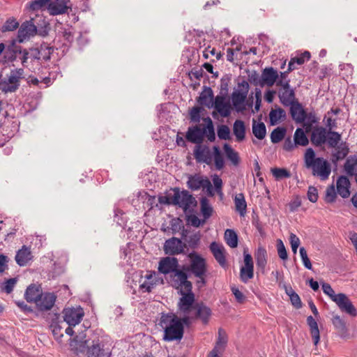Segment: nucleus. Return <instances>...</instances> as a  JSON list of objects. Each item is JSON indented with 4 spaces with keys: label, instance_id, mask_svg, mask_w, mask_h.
I'll return each instance as SVG.
<instances>
[{
    "label": "nucleus",
    "instance_id": "obj_1",
    "mask_svg": "<svg viewBox=\"0 0 357 357\" xmlns=\"http://www.w3.org/2000/svg\"><path fill=\"white\" fill-rule=\"evenodd\" d=\"M304 164L307 169H310L314 176L321 181H326L331 173L330 163L322 157H316L314 151L312 148L306 149L304 154Z\"/></svg>",
    "mask_w": 357,
    "mask_h": 357
},
{
    "label": "nucleus",
    "instance_id": "obj_2",
    "mask_svg": "<svg viewBox=\"0 0 357 357\" xmlns=\"http://www.w3.org/2000/svg\"><path fill=\"white\" fill-rule=\"evenodd\" d=\"M158 325L164 331L163 340L172 342L181 340L184 328L178 317L173 313H162Z\"/></svg>",
    "mask_w": 357,
    "mask_h": 357
},
{
    "label": "nucleus",
    "instance_id": "obj_3",
    "mask_svg": "<svg viewBox=\"0 0 357 357\" xmlns=\"http://www.w3.org/2000/svg\"><path fill=\"white\" fill-rule=\"evenodd\" d=\"M188 257L190 259V264L183 266V270L197 278L199 280V282L205 284V277L207 273L206 259L196 252L189 253Z\"/></svg>",
    "mask_w": 357,
    "mask_h": 357
},
{
    "label": "nucleus",
    "instance_id": "obj_4",
    "mask_svg": "<svg viewBox=\"0 0 357 357\" xmlns=\"http://www.w3.org/2000/svg\"><path fill=\"white\" fill-rule=\"evenodd\" d=\"M84 347H86V355L88 357H110L111 350L105 347V344L96 335L93 337L85 340L83 342Z\"/></svg>",
    "mask_w": 357,
    "mask_h": 357
},
{
    "label": "nucleus",
    "instance_id": "obj_5",
    "mask_svg": "<svg viewBox=\"0 0 357 357\" xmlns=\"http://www.w3.org/2000/svg\"><path fill=\"white\" fill-rule=\"evenodd\" d=\"M23 68L12 70L7 79L0 80V90L4 93H14L20 86V80L24 78Z\"/></svg>",
    "mask_w": 357,
    "mask_h": 357
},
{
    "label": "nucleus",
    "instance_id": "obj_6",
    "mask_svg": "<svg viewBox=\"0 0 357 357\" xmlns=\"http://www.w3.org/2000/svg\"><path fill=\"white\" fill-rule=\"evenodd\" d=\"M290 80L285 82L278 81V94L280 102L286 107L289 106L298 100L296 98L295 91L290 86Z\"/></svg>",
    "mask_w": 357,
    "mask_h": 357
},
{
    "label": "nucleus",
    "instance_id": "obj_7",
    "mask_svg": "<svg viewBox=\"0 0 357 357\" xmlns=\"http://www.w3.org/2000/svg\"><path fill=\"white\" fill-rule=\"evenodd\" d=\"M185 270H183V266L182 269L178 268L170 275L172 286L177 289H180V292L181 291H190L192 289V282L188 280V276Z\"/></svg>",
    "mask_w": 357,
    "mask_h": 357
},
{
    "label": "nucleus",
    "instance_id": "obj_8",
    "mask_svg": "<svg viewBox=\"0 0 357 357\" xmlns=\"http://www.w3.org/2000/svg\"><path fill=\"white\" fill-rule=\"evenodd\" d=\"M182 296L178 302V314H191L195 310V294L192 291L180 292Z\"/></svg>",
    "mask_w": 357,
    "mask_h": 357
},
{
    "label": "nucleus",
    "instance_id": "obj_9",
    "mask_svg": "<svg viewBox=\"0 0 357 357\" xmlns=\"http://www.w3.org/2000/svg\"><path fill=\"white\" fill-rule=\"evenodd\" d=\"M167 202L178 205L183 209L184 212H187L191 206H195L197 204L195 199L188 190L181 192L176 190L172 198V201Z\"/></svg>",
    "mask_w": 357,
    "mask_h": 357
},
{
    "label": "nucleus",
    "instance_id": "obj_10",
    "mask_svg": "<svg viewBox=\"0 0 357 357\" xmlns=\"http://www.w3.org/2000/svg\"><path fill=\"white\" fill-rule=\"evenodd\" d=\"M185 247V244L179 238L172 237L165 241L163 250L166 255L174 256L183 253Z\"/></svg>",
    "mask_w": 357,
    "mask_h": 357
},
{
    "label": "nucleus",
    "instance_id": "obj_11",
    "mask_svg": "<svg viewBox=\"0 0 357 357\" xmlns=\"http://www.w3.org/2000/svg\"><path fill=\"white\" fill-rule=\"evenodd\" d=\"M249 91V84L243 80L238 84V89L231 94L232 104L235 107L243 105L247 98Z\"/></svg>",
    "mask_w": 357,
    "mask_h": 357
},
{
    "label": "nucleus",
    "instance_id": "obj_12",
    "mask_svg": "<svg viewBox=\"0 0 357 357\" xmlns=\"http://www.w3.org/2000/svg\"><path fill=\"white\" fill-rule=\"evenodd\" d=\"M333 302L336 303L342 312L353 317L357 316V309L346 294L343 293L338 294L337 298L333 299Z\"/></svg>",
    "mask_w": 357,
    "mask_h": 357
},
{
    "label": "nucleus",
    "instance_id": "obj_13",
    "mask_svg": "<svg viewBox=\"0 0 357 357\" xmlns=\"http://www.w3.org/2000/svg\"><path fill=\"white\" fill-rule=\"evenodd\" d=\"M278 78L279 74L277 70L273 67L266 68L262 70L261 77L256 85H259L261 87L266 85L271 87L275 84H277Z\"/></svg>",
    "mask_w": 357,
    "mask_h": 357
},
{
    "label": "nucleus",
    "instance_id": "obj_14",
    "mask_svg": "<svg viewBox=\"0 0 357 357\" xmlns=\"http://www.w3.org/2000/svg\"><path fill=\"white\" fill-rule=\"evenodd\" d=\"M36 33L37 28L32 20L25 21L21 24L18 30L17 41L22 43L29 40L31 37L34 36Z\"/></svg>",
    "mask_w": 357,
    "mask_h": 357
},
{
    "label": "nucleus",
    "instance_id": "obj_15",
    "mask_svg": "<svg viewBox=\"0 0 357 357\" xmlns=\"http://www.w3.org/2000/svg\"><path fill=\"white\" fill-rule=\"evenodd\" d=\"M179 266L178 260L174 257H165L160 259L158 270L164 275L172 274Z\"/></svg>",
    "mask_w": 357,
    "mask_h": 357
},
{
    "label": "nucleus",
    "instance_id": "obj_16",
    "mask_svg": "<svg viewBox=\"0 0 357 357\" xmlns=\"http://www.w3.org/2000/svg\"><path fill=\"white\" fill-rule=\"evenodd\" d=\"M69 3L70 0H50L47 8L50 15H63L67 13L68 9L71 8Z\"/></svg>",
    "mask_w": 357,
    "mask_h": 357
},
{
    "label": "nucleus",
    "instance_id": "obj_17",
    "mask_svg": "<svg viewBox=\"0 0 357 357\" xmlns=\"http://www.w3.org/2000/svg\"><path fill=\"white\" fill-rule=\"evenodd\" d=\"M63 320L70 326H75L78 324L84 316L82 308H66L63 311Z\"/></svg>",
    "mask_w": 357,
    "mask_h": 357
},
{
    "label": "nucleus",
    "instance_id": "obj_18",
    "mask_svg": "<svg viewBox=\"0 0 357 357\" xmlns=\"http://www.w3.org/2000/svg\"><path fill=\"white\" fill-rule=\"evenodd\" d=\"M56 296L53 293H42L40 298L36 303L38 309L40 311H47L54 306Z\"/></svg>",
    "mask_w": 357,
    "mask_h": 357
},
{
    "label": "nucleus",
    "instance_id": "obj_19",
    "mask_svg": "<svg viewBox=\"0 0 357 357\" xmlns=\"http://www.w3.org/2000/svg\"><path fill=\"white\" fill-rule=\"evenodd\" d=\"M204 137V131L198 125L189 127L185 135V138L188 142L197 145L203 142Z\"/></svg>",
    "mask_w": 357,
    "mask_h": 357
},
{
    "label": "nucleus",
    "instance_id": "obj_20",
    "mask_svg": "<svg viewBox=\"0 0 357 357\" xmlns=\"http://www.w3.org/2000/svg\"><path fill=\"white\" fill-rule=\"evenodd\" d=\"M327 139V131L326 129L321 126L314 127L312 131L310 140L311 142L317 146H319L325 144Z\"/></svg>",
    "mask_w": 357,
    "mask_h": 357
},
{
    "label": "nucleus",
    "instance_id": "obj_21",
    "mask_svg": "<svg viewBox=\"0 0 357 357\" xmlns=\"http://www.w3.org/2000/svg\"><path fill=\"white\" fill-rule=\"evenodd\" d=\"M222 96H217L213 102V107L222 117H227L231 114V105L229 102L225 101Z\"/></svg>",
    "mask_w": 357,
    "mask_h": 357
},
{
    "label": "nucleus",
    "instance_id": "obj_22",
    "mask_svg": "<svg viewBox=\"0 0 357 357\" xmlns=\"http://www.w3.org/2000/svg\"><path fill=\"white\" fill-rule=\"evenodd\" d=\"M290 114L293 120L296 123L304 122L306 118V112L302 105L298 102H295L290 105Z\"/></svg>",
    "mask_w": 357,
    "mask_h": 357
},
{
    "label": "nucleus",
    "instance_id": "obj_23",
    "mask_svg": "<svg viewBox=\"0 0 357 357\" xmlns=\"http://www.w3.org/2000/svg\"><path fill=\"white\" fill-rule=\"evenodd\" d=\"M20 52L21 46L16 45L15 42H13V43L7 47H5L3 63H7L15 61L17 59V54L20 53Z\"/></svg>",
    "mask_w": 357,
    "mask_h": 357
},
{
    "label": "nucleus",
    "instance_id": "obj_24",
    "mask_svg": "<svg viewBox=\"0 0 357 357\" xmlns=\"http://www.w3.org/2000/svg\"><path fill=\"white\" fill-rule=\"evenodd\" d=\"M195 319H200L203 324H206L208 322L211 314V310L209 307L202 303H196L195 310L193 312Z\"/></svg>",
    "mask_w": 357,
    "mask_h": 357
},
{
    "label": "nucleus",
    "instance_id": "obj_25",
    "mask_svg": "<svg viewBox=\"0 0 357 357\" xmlns=\"http://www.w3.org/2000/svg\"><path fill=\"white\" fill-rule=\"evenodd\" d=\"M210 250L220 265L224 266L226 264V260L223 245L216 242H213L210 245Z\"/></svg>",
    "mask_w": 357,
    "mask_h": 357
},
{
    "label": "nucleus",
    "instance_id": "obj_26",
    "mask_svg": "<svg viewBox=\"0 0 357 357\" xmlns=\"http://www.w3.org/2000/svg\"><path fill=\"white\" fill-rule=\"evenodd\" d=\"M42 293L43 291L40 286L31 284L27 287L24 296L27 302L36 303L38 298H40Z\"/></svg>",
    "mask_w": 357,
    "mask_h": 357
},
{
    "label": "nucleus",
    "instance_id": "obj_27",
    "mask_svg": "<svg viewBox=\"0 0 357 357\" xmlns=\"http://www.w3.org/2000/svg\"><path fill=\"white\" fill-rule=\"evenodd\" d=\"M32 255L30 249L25 245L18 250L15 256V261L17 264L20 266H24L31 260Z\"/></svg>",
    "mask_w": 357,
    "mask_h": 357
},
{
    "label": "nucleus",
    "instance_id": "obj_28",
    "mask_svg": "<svg viewBox=\"0 0 357 357\" xmlns=\"http://www.w3.org/2000/svg\"><path fill=\"white\" fill-rule=\"evenodd\" d=\"M350 182L347 177L341 176L337 181V193L343 198H347L350 195Z\"/></svg>",
    "mask_w": 357,
    "mask_h": 357
},
{
    "label": "nucleus",
    "instance_id": "obj_29",
    "mask_svg": "<svg viewBox=\"0 0 357 357\" xmlns=\"http://www.w3.org/2000/svg\"><path fill=\"white\" fill-rule=\"evenodd\" d=\"M198 102L208 108L213 107V92L210 87H205L200 93Z\"/></svg>",
    "mask_w": 357,
    "mask_h": 357
},
{
    "label": "nucleus",
    "instance_id": "obj_30",
    "mask_svg": "<svg viewBox=\"0 0 357 357\" xmlns=\"http://www.w3.org/2000/svg\"><path fill=\"white\" fill-rule=\"evenodd\" d=\"M233 133L237 142H242L245 138V126L242 120H236L233 125Z\"/></svg>",
    "mask_w": 357,
    "mask_h": 357
},
{
    "label": "nucleus",
    "instance_id": "obj_31",
    "mask_svg": "<svg viewBox=\"0 0 357 357\" xmlns=\"http://www.w3.org/2000/svg\"><path fill=\"white\" fill-rule=\"evenodd\" d=\"M257 266L261 270H264L267 264V252L264 248L259 246L255 253Z\"/></svg>",
    "mask_w": 357,
    "mask_h": 357
},
{
    "label": "nucleus",
    "instance_id": "obj_32",
    "mask_svg": "<svg viewBox=\"0 0 357 357\" xmlns=\"http://www.w3.org/2000/svg\"><path fill=\"white\" fill-rule=\"evenodd\" d=\"M307 323L310 327V333L313 339L314 344L317 345L320 340L318 324L316 320L312 316L307 317Z\"/></svg>",
    "mask_w": 357,
    "mask_h": 357
},
{
    "label": "nucleus",
    "instance_id": "obj_33",
    "mask_svg": "<svg viewBox=\"0 0 357 357\" xmlns=\"http://www.w3.org/2000/svg\"><path fill=\"white\" fill-rule=\"evenodd\" d=\"M349 153V148L345 144L337 146L335 151L332 153L331 161L336 164L339 160L344 159Z\"/></svg>",
    "mask_w": 357,
    "mask_h": 357
},
{
    "label": "nucleus",
    "instance_id": "obj_34",
    "mask_svg": "<svg viewBox=\"0 0 357 357\" xmlns=\"http://www.w3.org/2000/svg\"><path fill=\"white\" fill-rule=\"evenodd\" d=\"M234 204L236 211L241 217L245 216L246 213L247 204L243 193H239L235 196Z\"/></svg>",
    "mask_w": 357,
    "mask_h": 357
},
{
    "label": "nucleus",
    "instance_id": "obj_35",
    "mask_svg": "<svg viewBox=\"0 0 357 357\" xmlns=\"http://www.w3.org/2000/svg\"><path fill=\"white\" fill-rule=\"evenodd\" d=\"M310 59V53L307 51H305L303 54H300L298 56L291 58L290 61L289 62V71H292L296 68V67L294 66L296 63L298 65H302L306 61H308Z\"/></svg>",
    "mask_w": 357,
    "mask_h": 357
},
{
    "label": "nucleus",
    "instance_id": "obj_36",
    "mask_svg": "<svg viewBox=\"0 0 357 357\" xmlns=\"http://www.w3.org/2000/svg\"><path fill=\"white\" fill-rule=\"evenodd\" d=\"M286 117L285 111L279 107L275 109H271L269 113L270 123L272 126L276 125L282 119H284Z\"/></svg>",
    "mask_w": 357,
    "mask_h": 357
},
{
    "label": "nucleus",
    "instance_id": "obj_37",
    "mask_svg": "<svg viewBox=\"0 0 357 357\" xmlns=\"http://www.w3.org/2000/svg\"><path fill=\"white\" fill-rule=\"evenodd\" d=\"M294 142L297 146H306L309 144V139L302 128H298L296 130L294 135Z\"/></svg>",
    "mask_w": 357,
    "mask_h": 357
},
{
    "label": "nucleus",
    "instance_id": "obj_38",
    "mask_svg": "<svg viewBox=\"0 0 357 357\" xmlns=\"http://www.w3.org/2000/svg\"><path fill=\"white\" fill-rule=\"evenodd\" d=\"M332 324L341 336L344 335L347 333L346 323L339 315L333 316Z\"/></svg>",
    "mask_w": 357,
    "mask_h": 357
},
{
    "label": "nucleus",
    "instance_id": "obj_39",
    "mask_svg": "<svg viewBox=\"0 0 357 357\" xmlns=\"http://www.w3.org/2000/svg\"><path fill=\"white\" fill-rule=\"evenodd\" d=\"M223 149L227 159L229 160L234 165H238L240 161L238 153L228 144H225Z\"/></svg>",
    "mask_w": 357,
    "mask_h": 357
},
{
    "label": "nucleus",
    "instance_id": "obj_40",
    "mask_svg": "<svg viewBox=\"0 0 357 357\" xmlns=\"http://www.w3.org/2000/svg\"><path fill=\"white\" fill-rule=\"evenodd\" d=\"M194 156L199 162H205L208 165L211 162V158L205 153L204 149H202L200 144L196 146L194 150Z\"/></svg>",
    "mask_w": 357,
    "mask_h": 357
},
{
    "label": "nucleus",
    "instance_id": "obj_41",
    "mask_svg": "<svg viewBox=\"0 0 357 357\" xmlns=\"http://www.w3.org/2000/svg\"><path fill=\"white\" fill-rule=\"evenodd\" d=\"M200 209L202 215L205 220L208 219L213 213V209L209 203V201L206 197H202L200 200Z\"/></svg>",
    "mask_w": 357,
    "mask_h": 357
},
{
    "label": "nucleus",
    "instance_id": "obj_42",
    "mask_svg": "<svg viewBox=\"0 0 357 357\" xmlns=\"http://www.w3.org/2000/svg\"><path fill=\"white\" fill-rule=\"evenodd\" d=\"M252 133L257 139H263L266 133L265 124L262 122L257 123L256 121L253 120Z\"/></svg>",
    "mask_w": 357,
    "mask_h": 357
},
{
    "label": "nucleus",
    "instance_id": "obj_43",
    "mask_svg": "<svg viewBox=\"0 0 357 357\" xmlns=\"http://www.w3.org/2000/svg\"><path fill=\"white\" fill-rule=\"evenodd\" d=\"M204 120L207 123L206 126L203 128V131H204V136L207 137L208 141L214 142L215 139V133L213 121L209 117L206 118Z\"/></svg>",
    "mask_w": 357,
    "mask_h": 357
},
{
    "label": "nucleus",
    "instance_id": "obj_44",
    "mask_svg": "<svg viewBox=\"0 0 357 357\" xmlns=\"http://www.w3.org/2000/svg\"><path fill=\"white\" fill-rule=\"evenodd\" d=\"M225 240L227 244L232 248H236L238 245L237 234L232 229H226L225 232Z\"/></svg>",
    "mask_w": 357,
    "mask_h": 357
},
{
    "label": "nucleus",
    "instance_id": "obj_45",
    "mask_svg": "<svg viewBox=\"0 0 357 357\" xmlns=\"http://www.w3.org/2000/svg\"><path fill=\"white\" fill-rule=\"evenodd\" d=\"M356 166L357 158L356 157H349L344 163V169L349 176H354L356 174L355 173Z\"/></svg>",
    "mask_w": 357,
    "mask_h": 357
},
{
    "label": "nucleus",
    "instance_id": "obj_46",
    "mask_svg": "<svg viewBox=\"0 0 357 357\" xmlns=\"http://www.w3.org/2000/svg\"><path fill=\"white\" fill-rule=\"evenodd\" d=\"M204 180L199 176H191L188 181V186L192 190H199L201 187H203Z\"/></svg>",
    "mask_w": 357,
    "mask_h": 357
},
{
    "label": "nucleus",
    "instance_id": "obj_47",
    "mask_svg": "<svg viewBox=\"0 0 357 357\" xmlns=\"http://www.w3.org/2000/svg\"><path fill=\"white\" fill-rule=\"evenodd\" d=\"M213 151L215 168L218 170H221L225 165L223 156L218 146H214Z\"/></svg>",
    "mask_w": 357,
    "mask_h": 357
},
{
    "label": "nucleus",
    "instance_id": "obj_48",
    "mask_svg": "<svg viewBox=\"0 0 357 357\" xmlns=\"http://www.w3.org/2000/svg\"><path fill=\"white\" fill-rule=\"evenodd\" d=\"M286 134V129L282 127H278L274 129L271 134V139L273 144L280 142L283 139Z\"/></svg>",
    "mask_w": 357,
    "mask_h": 357
},
{
    "label": "nucleus",
    "instance_id": "obj_49",
    "mask_svg": "<svg viewBox=\"0 0 357 357\" xmlns=\"http://www.w3.org/2000/svg\"><path fill=\"white\" fill-rule=\"evenodd\" d=\"M340 140L341 135L338 132L329 130V132L327 133L326 141L329 146L332 148H336Z\"/></svg>",
    "mask_w": 357,
    "mask_h": 357
},
{
    "label": "nucleus",
    "instance_id": "obj_50",
    "mask_svg": "<svg viewBox=\"0 0 357 357\" xmlns=\"http://www.w3.org/2000/svg\"><path fill=\"white\" fill-rule=\"evenodd\" d=\"M271 171L276 180H280L291 176L290 172L284 168H272Z\"/></svg>",
    "mask_w": 357,
    "mask_h": 357
},
{
    "label": "nucleus",
    "instance_id": "obj_51",
    "mask_svg": "<svg viewBox=\"0 0 357 357\" xmlns=\"http://www.w3.org/2000/svg\"><path fill=\"white\" fill-rule=\"evenodd\" d=\"M227 343V335L224 330L220 328L218 331V340L214 349H217L219 351L224 349Z\"/></svg>",
    "mask_w": 357,
    "mask_h": 357
},
{
    "label": "nucleus",
    "instance_id": "obj_52",
    "mask_svg": "<svg viewBox=\"0 0 357 357\" xmlns=\"http://www.w3.org/2000/svg\"><path fill=\"white\" fill-rule=\"evenodd\" d=\"M17 278H10L1 285V290L7 294H10L17 283Z\"/></svg>",
    "mask_w": 357,
    "mask_h": 357
},
{
    "label": "nucleus",
    "instance_id": "obj_53",
    "mask_svg": "<svg viewBox=\"0 0 357 357\" xmlns=\"http://www.w3.org/2000/svg\"><path fill=\"white\" fill-rule=\"evenodd\" d=\"M218 137L220 139L227 140L230 139V130L226 125L219 126L218 128Z\"/></svg>",
    "mask_w": 357,
    "mask_h": 357
},
{
    "label": "nucleus",
    "instance_id": "obj_54",
    "mask_svg": "<svg viewBox=\"0 0 357 357\" xmlns=\"http://www.w3.org/2000/svg\"><path fill=\"white\" fill-rule=\"evenodd\" d=\"M19 26V23L15 19H8L6 21L4 24L1 28V31L3 32L6 31H13L17 29Z\"/></svg>",
    "mask_w": 357,
    "mask_h": 357
},
{
    "label": "nucleus",
    "instance_id": "obj_55",
    "mask_svg": "<svg viewBox=\"0 0 357 357\" xmlns=\"http://www.w3.org/2000/svg\"><path fill=\"white\" fill-rule=\"evenodd\" d=\"M212 181L214 184L215 190L217 192V194L222 198L223 197V192H222V179L218 176L217 174H215L212 177Z\"/></svg>",
    "mask_w": 357,
    "mask_h": 357
},
{
    "label": "nucleus",
    "instance_id": "obj_56",
    "mask_svg": "<svg viewBox=\"0 0 357 357\" xmlns=\"http://www.w3.org/2000/svg\"><path fill=\"white\" fill-rule=\"evenodd\" d=\"M50 0H34L30 3L29 8L36 11L41 9L45 6H47Z\"/></svg>",
    "mask_w": 357,
    "mask_h": 357
},
{
    "label": "nucleus",
    "instance_id": "obj_57",
    "mask_svg": "<svg viewBox=\"0 0 357 357\" xmlns=\"http://www.w3.org/2000/svg\"><path fill=\"white\" fill-rule=\"evenodd\" d=\"M277 250L279 257L282 260H287L288 258L287 252L282 240L277 241Z\"/></svg>",
    "mask_w": 357,
    "mask_h": 357
},
{
    "label": "nucleus",
    "instance_id": "obj_58",
    "mask_svg": "<svg viewBox=\"0 0 357 357\" xmlns=\"http://www.w3.org/2000/svg\"><path fill=\"white\" fill-rule=\"evenodd\" d=\"M300 255L305 267L309 270L312 268V266L310 259L307 257V252L303 247H301L299 250Z\"/></svg>",
    "mask_w": 357,
    "mask_h": 357
},
{
    "label": "nucleus",
    "instance_id": "obj_59",
    "mask_svg": "<svg viewBox=\"0 0 357 357\" xmlns=\"http://www.w3.org/2000/svg\"><path fill=\"white\" fill-rule=\"evenodd\" d=\"M248 267H242L241 268V278L244 282H246L249 279L254 276V268H251V273L249 272Z\"/></svg>",
    "mask_w": 357,
    "mask_h": 357
},
{
    "label": "nucleus",
    "instance_id": "obj_60",
    "mask_svg": "<svg viewBox=\"0 0 357 357\" xmlns=\"http://www.w3.org/2000/svg\"><path fill=\"white\" fill-rule=\"evenodd\" d=\"M336 198V192L334 185H331L326 189L325 201L328 203H332Z\"/></svg>",
    "mask_w": 357,
    "mask_h": 357
},
{
    "label": "nucleus",
    "instance_id": "obj_61",
    "mask_svg": "<svg viewBox=\"0 0 357 357\" xmlns=\"http://www.w3.org/2000/svg\"><path fill=\"white\" fill-rule=\"evenodd\" d=\"M322 289L324 293L328 296L333 301V299H335L338 296V294H336L331 286L328 283L324 282L322 284Z\"/></svg>",
    "mask_w": 357,
    "mask_h": 357
},
{
    "label": "nucleus",
    "instance_id": "obj_62",
    "mask_svg": "<svg viewBox=\"0 0 357 357\" xmlns=\"http://www.w3.org/2000/svg\"><path fill=\"white\" fill-rule=\"evenodd\" d=\"M307 199L312 203H315L318 199L317 189L314 186H310L307 193Z\"/></svg>",
    "mask_w": 357,
    "mask_h": 357
},
{
    "label": "nucleus",
    "instance_id": "obj_63",
    "mask_svg": "<svg viewBox=\"0 0 357 357\" xmlns=\"http://www.w3.org/2000/svg\"><path fill=\"white\" fill-rule=\"evenodd\" d=\"M200 112L201 109L197 107H194L190 112V119L195 123H198L200 121Z\"/></svg>",
    "mask_w": 357,
    "mask_h": 357
},
{
    "label": "nucleus",
    "instance_id": "obj_64",
    "mask_svg": "<svg viewBox=\"0 0 357 357\" xmlns=\"http://www.w3.org/2000/svg\"><path fill=\"white\" fill-rule=\"evenodd\" d=\"M188 221L192 226L199 227L200 225L205 223L206 220L204 219L201 220L197 216L192 215L188 217Z\"/></svg>",
    "mask_w": 357,
    "mask_h": 357
}]
</instances>
